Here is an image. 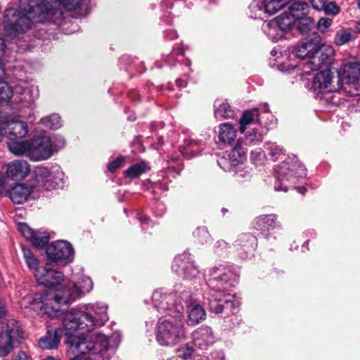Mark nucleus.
Segmentation results:
<instances>
[{
  "label": "nucleus",
  "mask_w": 360,
  "mask_h": 360,
  "mask_svg": "<svg viewBox=\"0 0 360 360\" xmlns=\"http://www.w3.org/2000/svg\"><path fill=\"white\" fill-rule=\"evenodd\" d=\"M108 320L107 306L101 303L84 305L81 309H71L62 314L61 332L69 337L68 343L76 355L89 354L82 360H89L94 354L110 347H115L120 342L118 333L107 337L102 333L85 335L86 333L103 326Z\"/></svg>",
  "instance_id": "obj_1"
},
{
  "label": "nucleus",
  "mask_w": 360,
  "mask_h": 360,
  "mask_svg": "<svg viewBox=\"0 0 360 360\" xmlns=\"http://www.w3.org/2000/svg\"><path fill=\"white\" fill-rule=\"evenodd\" d=\"M34 276L39 285L49 288V290L44 294L26 295L19 304L21 307L30 308L41 316L51 318L58 315L62 304L75 301L93 288L91 278L79 273L73 274L71 281L65 283L62 272L41 266L35 271Z\"/></svg>",
  "instance_id": "obj_2"
},
{
  "label": "nucleus",
  "mask_w": 360,
  "mask_h": 360,
  "mask_svg": "<svg viewBox=\"0 0 360 360\" xmlns=\"http://www.w3.org/2000/svg\"><path fill=\"white\" fill-rule=\"evenodd\" d=\"M82 0H21L20 11L8 8L3 15L4 34L14 38L31 28L32 23L44 22L49 15L61 8L72 10L79 7Z\"/></svg>",
  "instance_id": "obj_3"
},
{
  "label": "nucleus",
  "mask_w": 360,
  "mask_h": 360,
  "mask_svg": "<svg viewBox=\"0 0 360 360\" xmlns=\"http://www.w3.org/2000/svg\"><path fill=\"white\" fill-rule=\"evenodd\" d=\"M210 290L204 297L211 311L221 313L226 309L230 313L237 312L238 302L234 300L229 288L233 285L234 274L231 269L224 265L214 266L209 270Z\"/></svg>",
  "instance_id": "obj_4"
},
{
  "label": "nucleus",
  "mask_w": 360,
  "mask_h": 360,
  "mask_svg": "<svg viewBox=\"0 0 360 360\" xmlns=\"http://www.w3.org/2000/svg\"><path fill=\"white\" fill-rule=\"evenodd\" d=\"M56 150V144L49 136H39L30 141L13 142L10 145V151L13 154L25 155L34 162L48 160Z\"/></svg>",
  "instance_id": "obj_5"
},
{
  "label": "nucleus",
  "mask_w": 360,
  "mask_h": 360,
  "mask_svg": "<svg viewBox=\"0 0 360 360\" xmlns=\"http://www.w3.org/2000/svg\"><path fill=\"white\" fill-rule=\"evenodd\" d=\"M187 338L185 323L183 317L160 319L155 327V339L161 346L172 347Z\"/></svg>",
  "instance_id": "obj_6"
},
{
  "label": "nucleus",
  "mask_w": 360,
  "mask_h": 360,
  "mask_svg": "<svg viewBox=\"0 0 360 360\" xmlns=\"http://www.w3.org/2000/svg\"><path fill=\"white\" fill-rule=\"evenodd\" d=\"M24 332L20 323L15 319H9L0 327V357L9 355L22 338Z\"/></svg>",
  "instance_id": "obj_7"
},
{
  "label": "nucleus",
  "mask_w": 360,
  "mask_h": 360,
  "mask_svg": "<svg viewBox=\"0 0 360 360\" xmlns=\"http://www.w3.org/2000/svg\"><path fill=\"white\" fill-rule=\"evenodd\" d=\"M277 181L278 184L275 185L276 191H287L288 188V182L294 183L295 175L297 177L305 176V168L300 165H292L291 167L288 162H283L276 168Z\"/></svg>",
  "instance_id": "obj_8"
},
{
  "label": "nucleus",
  "mask_w": 360,
  "mask_h": 360,
  "mask_svg": "<svg viewBox=\"0 0 360 360\" xmlns=\"http://www.w3.org/2000/svg\"><path fill=\"white\" fill-rule=\"evenodd\" d=\"M338 78L341 84H347L349 89H345L352 95L360 94V63L350 62L345 64L343 68L338 72Z\"/></svg>",
  "instance_id": "obj_9"
},
{
  "label": "nucleus",
  "mask_w": 360,
  "mask_h": 360,
  "mask_svg": "<svg viewBox=\"0 0 360 360\" xmlns=\"http://www.w3.org/2000/svg\"><path fill=\"white\" fill-rule=\"evenodd\" d=\"M4 136L9 141L8 147L13 142H21L20 140L27 136L28 134L27 124L16 117H6L4 119Z\"/></svg>",
  "instance_id": "obj_10"
},
{
  "label": "nucleus",
  "mask_w": 360,
  "mask_h": 360,
  "mask_svg": "<svg viewBox=\"0 0 360 360\" xmlns=\"http://www.w3.org/2000/svg\"><path fill=\"white\" fill-rule=\"evenodd\" d=\"M46 252L49 260L64 263L71 262L74 259V250L66 240H57L47 246Z\"/></svg>",
  "instance_id": "obj_11"
},
{
  "label": "nucleus",
  "mask_w": 360,
  "mask_h": 360,
  "mask_svg": "<svg viewBox=\"0 0 360 360\" xmlns=\"http://www.w3.org/2000/svg\"><path fill=\"white\" fill-rule=\"evenodd\" d=\"M342 87V84L338 77L332 75L329 70L318 72L313 78L311 89L318 94L336 92Z\"/></svg>",
  "instance_id": "obj_12"
},
{
  "label": "nucleus",
  "mask_w": 360,
  "mask_h": 360,
  "mask_svg": "<svg viewBox=\"0 0 360 360\" xmlns=\"http://www.w3.org/2000/svg\"><path fill=\"white\" fill-rule=\"evenodd\" d=\"M172 269L178 275L182 276L186 279H193L199 273L190 255L185 252L174 258Z\"/></svg>",
  "instance_id": "obj_13"
},
{
  "label": "nucleus",
  "mask_w": 360,
  "mask_h": 360,
  "mask_svg": "<svg viewBox=\"0 0 360 360\" xmlns=\"http://www.w3.org/2000/svg\"><path fill=\"white\" fill-rule=\"evenodd\" d=\"M246 148L243 146L240 141H238L236 145L229 153L227 158H221L218 164L224 169H229V167H235L243 165L246 160Z\"/></svg>",
  "instance_id": "obj_14"
},
{
  "label": "nucleus",
  "mask_w": 360,
  "mask_h": 360,
  "mask_svg": "<svg viewBox=\"0 0 360 360\" xmlns=\"http://www.w3.org/2000/svg\"><path fill=\"white\" fill-rule=\"evenodd\" d=\"M31 171L30 165L24 160H15L6 165V176L13 180L25 179Z\"/></svg>",
  "instance_id": "obj_15"
},
{
  "label": "nucleus",
  "mask_w": 360,
  "mask_h": 360,
  "mask_svg": "<svg viewBox=\"0 0 360 360\" xmlns=\"http://www.w3.org/2000/svg\"><path fill=\"white\" fill-rule=\"evenodd\" d=\"M290 0H263L255 1L250 5L252 11L255 12V18H261V14L256 13L257 11L259 13H266L269 15H274L278 11L282 9Z\"/></svg>",
  "instance_id": "obj_16"
},
{
  "label": "nucleus",
  "mask_w": 360,
  "mask_h": 360,
  "mask_svg": "<svg viewBox=\"0 0 360 360\" xmlns=\"http://www.w3.org/2000/svg\"><path fill=\"white\" fill-rule=\"evenodd\" d=\"M152 300L154 306L159 310L162 311H173L176 310L179 314L181 313L182 307L179 308L176 305V299L174 294L166 295L162 290H155Z\"/></svg>",
  "instance_id": "obj_17"
},
{
  "label": "nucleus",
  "mask_w": 360,
  "mask_h": 360,
  "mask_svg": "<svg viewBox=\"0 0 360 360\" xmlns=\"http://www.w3.org/2000/svg\"><path fill=\"white\" fill-rule=\"evenodd\" d=\"M192 339L196 347L206 349L215 342V336L211 328L201 326L192 333Z\"/></svg>",
  "instance_id": "obj_18"
},
{
  "label": "nucleus",
  "mask_w": 360,
  "mask_h": 360,
  "mask_svg": "<svg viewBox=\"0 0 360 360\" xmlns=\"http://www.w3.org/2000/svg\"><path fill=\"white\" fill-rule=\"evenodd\" d=\"M255 227L263 234H268L275 229H281V224L276 214H263L255 218Z\"/></svg>",
  "instance_id": "obj_19"
},
{
  "label": "nucleus",
  "mask_w": 360,
  "mask_h": 360,
  "mask_svg": "<svg viewBox=\"0 0 360 360\" xmlns=\"http://www.w3.org/2000/svg\"><path fill=\"white\" fill-rule=\"evenodd\" d=\"M33 186L27 184L18 183L8 191L11 200L16 204L25 202L33 191Z\"/></svg>",
  "instance_id": "obj_20"
},
{
  "label": "nucleus",
  "mask_w": 360,
  "mask_h": 360,
  "mask_svg": "<svg viewBox=\"0 0 360 360\" xmlns=\"http://www.w3.org/2000/svg\"><path fill=\"white\" fill-rule=\"evenodd\" d=\"M317 49V41L309 39L298 43L293 49V55L301 59L312 58Z\"/></svg>",
  "instance_id": "obj_21"
},
{
  "label": "nucleus",
  "mask_w": 360,
  "mask_h": 360,
  "mask_svg": "<svg viewBox=\"0 0 360 360\" xmlns=\"http://www.w3.org/2000/svg\"><path fill=\"white\" fill-rule=\"evenodd\" d=\"M49 169L44 167H37L33 171L32 181L33 188L34 187L50 188L51 181L46 179L49 176Z\"/></svg>",
  "instance_id": "obj_22"
},
{
  "label": "nucleus",
  "mask_w": 360,
  "mask_h": 360,
  "mask_svg": "<svg viewBox=\"0 0 360 360\" xmlns=\"http://www.w3.org/2000/svg\"><path fill=\"white\" fill-rule=\"evenodd\" d=\"M239 124V131L242 134L245 133L246 129L250 125H254L255 127L258 124H262L260 122L258 109L254 108L252 110H245L240 119Z\"/></svg>",
  "instance_id": "obj_23"
},
{
  "label": "nucleus",
  "mask_w": 360,
  "mask_h": 360,
  "mask_svg": "<svg viewBox=\"0 0 360 360\" xmlns=\"http://www.w3.org/2000/svg\"><path fill=\"white\" fill-rule=\"evenodd\" d=\"M309 11L310 7L306 2H293L289 7V13L293 17L295 21L305 18L308 16Z\"/></svg>",
  "instance_id": "obj_24"
},
{
  "label": "nucleus",
  "mask_w": 360,
  "mask_h": 360,
  "mask_svg": "<svg viewBox=\"0 0 360 360\" xmlns=\"http://www.w3.org/2000/svg\"><path fill=\"white\" fill-rule=\"evenodd\" d=\"M5 75V69L0 65V105H6L11 101L13 95L11 86L6 82L3 81Z\"/></svg>",
  "instance_id": "obj_25"
},
{
  "label": "nucleus",
  "mask_w": 360,
  "mask_h": 360,
  "mask_svg": "<svg viewBox=\"0 0 360 360\" xmlns=\"http://www.w3.org/2000/svg\"><path fill=\"white\" fill-rule=\"evenodd\" d=\"M268 130L265 124H258L245 133V139L250 143L257 144L262 141Z\"/></svg>",
  "instance_id": "obj_26"
},
{
  "label": "nucleus",
  "mask_w": 360,
  "mask_h": 360,
  "mask_svg": "<svg viewBox=\"0 0 360 360\" xmlns=\"http://www.w3.org/2000/svg\"><path fill=\"white\" fill-rule=\"evenodd\" d=\"M60 336L56 330H49L46 335L39 339V346L43 349H52L58 347Z\"/></svg>",
  "instance_id": "obj_27"
},
{
  "label": "nucleus",
  "mask_w": 360,
  "mask_h": 360,
  "mask_svg": "<svg viewBox=\"0 0 360 360\" xmlns=\"http://www.w3.org/2000/svg\"><path fill=\"white\" fill-rule=\"evenodd\" d=\"M236 136V128L229 123H223L219 127V139L226 143H231Z\"/></svg>",
  "instance_id": "obj_28"
},
{
  "label": "nucleus",
  "mask_w": 360,
  "mask_h": 360,
  "mask_svg": "<svg viewBox=\"0 0 360 360\" xmlns=\"http://www.w3.org/2000/svg\"><path fill=\"white\" fill-rule=\"evenodd\" d=\"M335 50L331 45L321 44L317 43V49L315 52L314 58H318L320 65L322 66L326 64L328 60L333 57Z\"/></svg>",
  "instance_id": "obj_29"
},
{
  "label": "nucleus",
  "mask_w": 360,
  "mask_h": 360,
  "mask_svg": "<svg viewBox=\"0 0 360 360\" xmlns=\"http://www.w3.org/2000/svg\"><path fill=\"white\" fill-rule=\"evenodd\" d=\"M263 30L273 41H277L283 39L285 34V32L281 30V28L278 26V24L274 20L264 23Z\"/></svg>",
  "instance_id": "obj_30"
},
{
  "label": "nucleus",
  "mask_w": 360,
  "mask_h": 360,
  "mask_svg": "<svg viewBox=\"0 0 360 360\" xmlns=\"http://www.w3.org/2000/svg\"><path fill=\"white\" fill-rule=\"evenodd\" d=\"M214 115L217 119H229L235 116V111L226 101H217L214 103Z\"/></svg>",
  "instance_id": "obj_31"
},
{
  "label": "nucleus",
  "mask_w": 360,
  "mask_h": 360,
  "mask_svg": "<svg viewBox=\"0 0 360 360\" xmlns=\"http://www.w3.org/2000/svg\"><path fill=\"white\" fill-rule=\"evenodd\" d=\"M188 319L193 324H197L205 319V311L202 307L196 303L191 304L188 307Z\"/></svg>",
  "instance_id": "obj_32"
},
{
  "label": "nucleus",
  "mask_w": 360,
  "mask_h": 360,
  "mask_svg": "<svg viewBox=\"0 0 360 360\" xmlns=\"http://www.w3.org/2000/svg\"><path fill=\"white\" fill-rule=\"evenodd\" d=\"M49 174L50 175L46 179L49 180L51 183H52L51 184V187L46 189L51 190L59 187L63 183L64 178V173L61 168L58 166H53L49 169Z\"/></svg>",
  "instance_id": "obj_33"
},
{
  "label": "nucleus",
  "mask_w": 360,
  "mask_h": 360,
  "mask_svg": "<svg viewBox=\"0 0 360 360\" xmlns=\"http://www.w3.org/2000/svg\"><path fill=\"white\" fill-rule=\"evenodd\" d=\"M273 20L276 24H278V26L281 28V30L285 32V34L289 30H290L291 27L293 26L295 22L293 19V17H292V15H290V13L287 12L283 13L279 16Z\"/></svg>",
  "instance_id": "obj_34"
},
{
  "label": "nucleus",
  "mask_w": 360,
  "mask_h": 360,
  "mask_svg": "<svg viewBox=\"0 0 360 360\" xmlns=\"http://www.w3.org/2000/svg\"><path fill=\"white\" fill-rule=\"evenodd\" d=\"M22 250L26 264L30 270H31L34 275L35 271L40 269L42 266H39V260L36 258V257L33 255L30 249L26 248L25 246L22 245Z\"/></svg>",
  "instance_id": "obj_35"
},
{
  "label": "nucleus",
  "mask_w": 360,
  "mask_h": 360,
  "mask_svg": "<svg viewBox=\"0 0 360 360\" xmlns=\"http://www.w3.org/2000/svg\"><path fill=\"white\" fill-rule=\"evenodd\" d=\"M302 65V73H300V75L301 76V79L303 80L307 79V78H305V77L307 75H310L311 72L316 71L321 67L320 63L319 62V58L314 57H312V58H310L306 63H304Z\"/></svg>",
  "instance_id": "obj_36"
},
{
  "label": "nucleus",
  "mask_w": 360,
  "mask_h": 360,
  "mask_svg": "<svg viewBox=\"0 0 360 360\" xmlns=\"http://www.w3.org/2000/svg\"><path fill=\"white\" fill-rule=\"evenodd\" d=\"M148 167L145 162L135 164L125 171V175L130 179L139 177L141 174L146 172Z\"/></svg>",
  "instance_id": "obj_37"
},
{
  "label": "nucleus",
  "mask_w": 360,
  "mask_h": 360,
  "mask_svg": "<svg viewBox=\"0 0 360 360\" xmlns=\"http://www.w3.org/2000/svg\"><path fill=\"white\" fill-rule=\"evenodd\" d=\"M42 124L50 129H56L61 126L60 117L57 114H53L41 120Z\"/></svg>",
  "instance_id": "obj_38"
},
{
  "label": "nucleus",
  "mask_w": 360,
  "mask_h": 360,
  "mask_svg": "<svg viewBox=\"0 0 360 360\" xmlns=\"http://www.w3.org/2000/svg\"><path fill=\"white\" fill-rule=\"evenodd\" d=\"M239 242L242 245L241 249L244 248L245 252L251 254L255 248L256 239L251 235L243 234L240 237Z\"/></svg>",
  "instance_id": "obj_39"
},
{
  "label": "nucleus",
  "mask_w": 360,
  "mask_h": 360,
  "mask_svg": "<svg viewBox=\"0 0 360 360\" xmlns=\"http://www.w3.org/2000/svg\"><path fill=\"white\" fill-rule=\"evenodd\" d=\"M200 153L199 146L197 141L188 140L185 142L183 155L190 158Z\"/></svg>",
  "instance_id": "obj_40"
},
{
  "label": "nucleus",
  "mask_w": 360,
  "mask_h": 360,
  "mask_svg": "<svg viewBox=\"0 0 360 360\" xmlns=\"http://www.w3.org/2000/svg\"><path fill=\"white\" fill-rule=\"evenodd\" d=\"M267 150L273 160H276L285 155V150L276 143H269Z\"/></svg>",
  "instance_id": "obj_41"
},
{
  "label": "nucleus",
  "mask_w": 360,
  "mask_h": 360,
  "mask_svg": "<svg viewBox=\"0 0 360 360\" xmlns=\"http://www.w3.org/2000/svg\"><path fill=\"white\" fill-rule=\"evenodd\" d=\"M49 238L47 233L35 231L33 238H30V241L33 245L40 248L44 246L48 243Z\"/></svg>",
  "instance_id": "obj_42"
},
{
  "label": "nucleus",
  "mask_w": 360,
  "mask_h": 360,
  "mask_svg": "<svg viewBox=\"0 0 360 360\" xmlns=\"http://www.w3.org/2000/svg\"><path fill=\"white\" fill-rule=\"evenodd\" d=\"M351 33L345 30H341L338 31L335 37V43L341 46L347 42H348L351 39Z\"/></svg>",
  "instance_id": "obj_43"
},
{
  "label": "nucleus",
  "mask_w": 360,
  "mask_h": 360,
  "mask_svg": "<svg viewBox=\"0 0 360 360\" xmlns=\"http://www.w3.org/2000/svg\"><path fill=\"white\" fill-rule=\"evenodd\" d=\"M302 22L298 25V29L301 33H307L315 25L314 20L311 17H306L301 20Z\"/></svg>",
  "instance_id": "obj_44"
},
{
  "label": "nucleus",
  "mask_w": 360,
  "mask_h": 360,
  "mask_svg": "<svg viewBox=\"0 0 360 360\" xmlns=\"http://www.w3.org/2000/svg\"><path fill=\"white\" fill-rule=\"evenodd\" d=\"M323 11L327 15H336L340 13V8L335 1H326Z\"/></svg>",
  "instance_id": "obj_45"
},
{
  "label": "nucleus",
  "mask_w": 360,
  "mask_h": 360,
  "mask_svg": "<svg viewBox=\"0 0 360 360\" xmlns=\"http://www.w3.org/2000/svg\"><path fill=\"white\" fill-rule=\"evenodd\" d=\"M195 237L201 243H207L210 238V236L205 228H198L194 233Z\"/></svg>",
  "instance_id": "obj_46"
},
{
  "label": "nucleus",
  "mask_w": 360,
  "mask_h": 360,
  "mask_svg": "<svg viewBox=\"0 0 360 360\" xmlns=\"http://www.w3.org/2000/svg\"><path fill=\"white\" fill-rule=\"evenodd\" d=\"M264 159V154L261 149L257 148L251 152L250 160L254 165H259L262 164Z\"/></svg>",
  "instance_id": "obj_47"
},
{
  "label": "nucleus",
  "mask_w": 360,
  "mask_h": 360,
  "mask_svg": "<svg viewBox=\"0 0 360 360\" xmlns=\"http://www.w3.org/2000/svg\"><path fill=\"white\" fill-rule=\"evenodd\" d=\"M18 230L28 240L33 238L34 233L35 232V231L32 229L27 224L25 223L18 224Z\"/></svg>",
  "instance_id": "obj_48"
},
{
  "label": "nucleus",
  "mask_w": 360,
  "mask_h": 360,
  "mask_svg": "<svg viewBox=\"0 0 360 360\" xmlns=\"http://www.w3.org/2000/svg\"><path fill=\"white\" fill-rule=\"evenodd\" d=\"M332 24V19L329 18H321L317 22V28L321 32H325Z\"/></svg>",
  "instance_id": "obj_49"
},
{
  "label": "nucleus",
  "mask_w": 360,
  "mask_h": 360,
  "mask_svg": "<svg viewBox=\"0 0 360 360\" xmlns=\"http://www.w3.org/2000/svg\"><path fill=\"white\" fill-rule=\"evenodd\" d=\"M193 349L190 347H186L182 350H179V354L175 357H182L186 360H189L193 354Z\"/></svg>",
  "instance_id": "obj_50"
},
{
  "label": "nucleus",
  "mask_w": 360,
  "mask_h": 360,
  "mask_svg": "<svg viewBox=\"0 0 360 360\" xmlns=\"http://www.w3.org/2000/svg\"><path fill=\"white\" fill-rule=\"evenodd\" d=\"M124 161L123 158H118L115 160L110 162L108 165V169L110 172H115V170L120 167Z\"/></svg>",
  "instance_id": "obj_51"
},
{
  "label": "nucleus",
  "mask_w": 360,
  "mask_h": 360,
  "mask_svg": "<svg viewBox=\"0 0 360 360\" xmlns=\"http://www.w3.org/2000/svg\"><path fill=\"white\" fill-rule=\"evenodd\" d=\"M328 0H311V4L313 7L316 11H323L326 2Z\"/></svg>",
  "instance_id": "obj_52"
},
{
  "label": "nucleus",
  "mask_w": 360,
  "mask_h": 360,
  "mask_svg": "<svg viewBox=\"0 0 360 360\" xmlns=\"http://www.w3.org/2000/svg\"><path fill=\"white\" fill-rule=\"evenodd\" d=\"M6 46L4 42V39L0 37V65H2L4 68L3 58L6 53Z\"/></svg>",
  "instance_id": "obj_53"
},
{
  "label": "nucleus",
  "mask_w": 360,
  "mask_h": 360,
  "mask_svg": "<svg viewBox=\"0 0 360 360\" xmlns=\"http://www.w3.org/2000/svg\"><path fill=\"white\" fill-rule=\"evenodd\" d=\"M208 360H225L224 356L222 353L214 352L212 353L208 359Z\"/></svg>",
  "instance_id": "obj_54"
},
{
  "label": "nucleus",
  "mask_w": 360,
  "mask_h": 360,
  "mask_svg": "<svg viewBox=\"0 0 360 360\" xmlns=\"http://www.w3.org/2000/svg\"><path fill=\"white\" fill-rule=\"evenodd\" d=\"M228 245L224 240H218L216 243L215 248L216 251L219 252V250H224L227 248Z\"/></svg>",
  "instance_id": "obj_55"
},
{
  "label": "nucleus",
  "mask_w": 360,
  "mask_h": 360,
  "mask_svg": "<svg viewBox=\"0 0 360 360\" xmlns=\"http://www.w3.org/2000/svg\"><path fill=\"white\" fill-rule=\"evenodd\" d=\"M13 360H28V356L25 352H24L22 351H20L15 356V358Z\"/></svg>",
  "instance_id": "obj_56"
},
{
  "label": "nucleus",
  "mask_w": 360,
  "mask_h": 360,
  "mask_svg": "<svg viewBox=\"0 0 360 360\" xmlns=\"http://www.w3.org/2000/svg\"><path fill=\"white\" fill-rule=\"evenodd\" d=\"M27 88V84L25 82H22V85L16 86L15 87V90L16 93L23 94L25 92V89Z\"/></svg>",
  "instance_id": "obj_57"
},
{
  "label": "nucleus",
  "mask_w": 360,
  "mask_h": 360,
  "mask_svg": "<svg viewBox=\"0 0 360 360\" xmlns=\"http://www.w3.org/2000/svg\"><path fill=\"white\" fill-rule=\"evenodd\" d=\"M6 315V311L5 309L4 303L0 300V320L5 317Z\"/></svg>",
  "instance_id": "obj_58"
},
{
  "label": "nucleus",
  "mask_w": 360,
  "mask_h": 360,
  "mask_svg": "<svg viewBox=\"0 0 360 360\" xmlns=\"http://www.w3.org/2000/svg\"><path fill=\"white\" fill-rule=\"evenodd\" d=\"M249 172L248 171H243V170H238L236 172V174L240 176V177H245L247 175L249 174Z\"/></svg>",
  "instance_id": "obj_59"
},
{
  "label": "nucleus",
  "mask_w": 360,
  "mask_h": 360,
  "mask_svg": "<svg viewBox=\"0 0 360 360\" xmlns=\"http://www.w3.org/2000/svg\"><path fill=\"white\" fill-rule=\"evenodd\" d=\"M71 360H82L81 358H78V357H76V358H74ZM89 360H99V356L98 355H95L93 356V357H90Z\"/></svg>",
  "instance_id": "obj_60"
},
{
  "label": "nucleus",
  "mask_w": 360,
  "mask_h": 360,
  "mask_svg": "<svg viewBox=\"0 0 360 360\" xmlns=\"http://www.w3.org/2000/svg\"><path fill=\"white\" fill-rule=\"evenodd\" d=\"M176 83L181 87L186 86V82L182 79H178L176 81Z\"/></svg>",
  "instance_id": "obj_61"
},
{
  "label": "nucleus",
  "mask_w": 360,
  "mask_h": 360,
  "mask_svg": "<svg viewBox=\"0 0 360 360\" xmlns=\"http://www.w3.org/2000/svg\"><path fill=\"white\" fill-rule=\"evenodd\" d=\"M139 220L141 223H147V221L148 220L147 217H141L139 218Z\"/></svg>",
  "instance_id": "obj_62"
},
{
  "label": "nucleus",
  "mask_w": 360,
  "mask_h": 360,
  "mask_svg": "<svg viewBox=\"0 0 360 360\" xmlns=\"http://www.w3.org/2000/svg\"><path fill=\"white\" fill-rule=\"evenodd\" d=\"M167 360H186L184 359V358L182 357H175V356H172L169 359H168Z\"/></svg>",
  "instance_id": "obj_63"
},
{
  "label": "nucleus",
  "mask_w": 360,
  "mask_h": 360,
  "mask_svg": "<svg viewBox=\"0 0 360 360\" xmlns=\"http://www.w3.org/2000/svg\"><path fill=\"white\" fill-rule=\"evenodd\" d=\"M356 28L360 32V20L356 22Z\"/></svg>",
  "instance_id": "obj_64"
}]
</instances>
